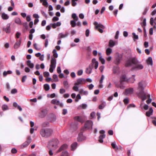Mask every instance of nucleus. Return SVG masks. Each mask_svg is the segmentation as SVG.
Masks as SVG:
<instances>
[{
    "label": "nucleus",
    "instance_id": "f257e3e1",
    "mask_svg": "<svg viewBox=\"0 0 156 156\" xmlns=\"http://www.w3.org/2000/svg\"><path fill=\"white\" fill-rule=\"evenodd\" d=\"M144 83V82L143 81L139 82L137 88V91L136 92V94L137 96L141 98L143 101L148 98L149 99L147 100L146 102L147 104H149L151 102L152 99L150 98V95L145 92L144 90V87L143 85Z\"/></svg>",
    "mask_w": 156,
    "mask_h": 156
},
{
    "label": "nucleus",
    "instance_id": "f03ea898",
    "mask_svg": "<svg viewBox=\"0 0 156 156\" xmlns=\"http://www.w3.org/2000/svg\"><path fill=\"white\" fill-rule=\"evenodd\" d=\"M132 64L135 65L134 67L132 68V69H137L140 70L142 69L144 66L143 65L138 62L137 60L135 58H132L127 61L126 64V66L128 67L130 66Z\"/></svg>",
    "mask_w": 156,
    "mask_h": 156
},
{
    "label": "nucleus",
    "instance_id": "7ed1b4c3",
    "mask_svg": "<svg viewBox=\"0 0 156 156\" xmlns=\"http://www.w3.org/2000/svg\"><path fill=\"white\" fill-rule=\"evenodd\" d=\"M53 133L51 129L46 128L43 129L41 130L40 132L41 135L42 137H48L50 136Z\"/></svg>",
    "mask_w": 156,
    "mask_h": 156
},
{
    "label": "nucleus",
    "instance_id": "20e7f679",
    "mask_svg": "<svg viewBox=\"0 0 156 156\" xmlns=\"http://www.w3.org/2000/svg\"><path fill=\"white\" fill-rule=\"evenodd\" d=\"M58 143L59 141L57 139H53L49 142L47 147L48 149H50L51 146L52 149L55 150L57 148Z\"/></svg>",
    "mask_w": 156,
    "mask_h": 156
},
{
    "label": "nucleus",
    "instance_id": "39448f33",
    "mask_svg": "<svg viewBox=\"0 0 156 156\" xmlns=\"http://www.w3.org/2000/svg\"><path fill=\"white\" fill-rule=\"evenodd\" d=\"M56 63V60L54 58H52L51 61V64L50 66L49 71L50 73H53L54 70L55 69Z\"/></svg>",
    "mask_w": 156,
    "mask_h": 156
},
{
    "label": "nucleus",
    "instance_id": "423d86ee",
    "mask_svg": "<svg viewBox=\"0 0 156 156\" xmlns=\"http://www.w3.org/2000/svg\"><path fill=\"white\" fill-rule=\"evenodd\" d=\"M93 125V122L90 120L87 121L84 125V127L83 128V130H87L91 129Z\"/></svg>",
    "mask_w": 156,
    "mask_h": 156
},
{
    "label": "nucleus",
    "instance_id": "0eeeda50",
    "mask_svg": "<svg viewBox=\"0 0 156 156\" xmlns=\"http://www.w3.org/2000/svg\"><path fill=\"white\" fill-rule=\"evenodd\" d=\"M94 24L95 26V28L98 29V31L101 33H102L103 32V30L99 27H100L102 29H104L105 27L100 23H98L97 22H95L94 23Z\"/></svg>",
    "mask_w": 156,
    "mask_h": 156
},
{
    "label": "nucleus",
    "instance_id": "6e6552de",
    "mask_svg": "<svg viewBox=\"0 0 156 156\" xmlns=\"http://www.w3.org/2000/svg\"><path fill=\"white\" fill-rule=\"evenodd\" d=\"M31 140L30 136H28L27 138V140L21 145V147L24 148L27 147L31 143Z\"/></svg>",
    "mask_w": 156,
    "mask_h": 156
},
{
    "label": "nucleus",
    "instance_id": "1a4fd4ad",
    "mask_svg": "<svg viewBox=\"0 0 156 156\" xmlns=\"http://www.w3.org/2000/svg\"><path fill=\"white\" fill-rule=\"evenodd\" d=\"M122 58V56L121 55H118L115 57L114 62L116 65H118L120 62Z\"/></svg>",
    "mask_w": 156,
    "mask_h": 156
},
{
    "label": "nucleus",
    "instance_id": "9d476101",
    "mask_svg": "<svg viewBox=\"0 0 156 156\" xmlns=\"http://www.w3.org/2000/svg\"><path fill=\"white\" fill-rule=\"evenodd\" d=\"M92 64L90 65L93 66V68L94 66L95 69H97L98 67V61H96L95 58H93L92 60Z\"/></svg>",
    "mask_w": 156,
    "mask_h": 156
},
{
    "label": "nucleus",
    "instance_id": "9b49d317",
    "mask_svg": "<svg viewBox=\"0 0 156 156\" xmlns=\"http://www.w3.org/2000/svg\"><path fill=\"white\" fill-rule=\"evenodd\" d=\"M51 103L54 104H56L57 105H59L61 107H62L63 106V104L60 102L59 101L57 100L56 99H53L51 101Z\"/></svg>",
    "mask_w": 156,
    "mask_h": 156
},
{
    "label": "nucleus",
    "instance_id": "f8f14e48",
    "mask_svg": "<svg viewBox=\"0 0 156 156\" xmlns=\"http://www.w3.org/2000/svg\"><path fill=\"white\" fill-rule=\"evenodd\" d=\"M48 111L47 109H44L42 110L39 115V116L41 118L44 117L47 115Z\"/></svg>",
    "mask_w": 156,
    "mask_h": 156
},
{
    "label": "nucleus",
    "instance_id": "ddd939ff",
    "mask_svg": "<svg viewBox=\"0 0 156 156\" xmlns=\"http://www.w3.org/2000/svg\"><path fill=\"white\" fill-rule=\"evenodd\" d=\"M133 89L132 88H130L126 90L125 94L126 95H128L133 94Z\"/></svg>",
    "mask_w": 156,
    "mask_h": 156
},
{
    "label": "nucleus",
    "instance_id": "4468645a",
    "mask_svg": "<svg viewBox=\"0 0 156 156\" xmlns=\"http://www.w3.org/2000/svg\"><path fill=\"white\" fill-rule=\"evenodd\" d=\"M21 43V39H20L19 41H17L15 44L14 46V48L15 49L18 48L20 46Z\"/></svg>",
    "mask_w": 156,
    "mask_h": 156
},
{
    "label": "nucleus",
    "instance_id": "2eb2a0df",
    "mask_svg": "<svg viewBox=\"0 0 156 156\" xmlns=\"http://www.w3.org/2000/svg\"><path fill=\"white\" fill-rule=\"evenodd\" d=\"M26 64L27 66L30 69H32L34 67V63H32L31 61L30 60H28L26 61Z\"/></svg>",
    "mask_w": 156,
    "mask_h": 156
},
{
    "label": "nucleus",
    "instance_id": "dca6fc26",
    "mask_svg": "<svg viewBox=\"0 0 156 156\" xmlns=\"http://www.w3.org/2000/svg\"><path fill=\"white\" fill-rule=\"evenodd\" d=\"M85 81L84 79L83 78H80L77 80V82L74 84L75 86H77L79 84H83V82Z\"/></svg>",
    "mask_w": 156,
    "mask_h": 156
},
{
    "label": "nucleus",
    "instance_id": "f3484780",
    "mask_svg": "<svg viewBox=\"0 0 156 156\" xmlns=\"http://www.w3.org/2000/svg\"><path fill=\"white\" fill-rule=\"evenodd\" d=\"M10 24L9 23H8L6 27L5 28H4V31L7 33H9L10 32Z\"/></svg>",
    "mask_w": 156,
    "mask_h": 156
},
{
    "label": "nucleus",
    "instance_id": "a211bd4d",
    "mask_svg": "<svg viewBox=\"0 0 156 156\" xmlns=\"http://www.w3.org/2000/svg\"><path fill=\"white\" fill-rule=\"evenodd\" d=\"M93 68V66L89 65L88 67L87 68L86 70V73L87 74H90L92 71V69Z\"/></svg>",
    "mask_w": 156,
    "mask_h": 156
},
{
    "label": "nucleus",
    "instance_id": "6ab92c4d",
    "mask_svg": "<svg viewBox=\"0 0 156 156\" xmlns=\"http://www.w3.org/2000/svg\"><path fill=\"white\" fill-rule=\"evenodd\" d=\"M124 81H126L127 82L128 81V79L126 78L125 75H122L120 80V82L121 83H122V82Z\"/></svg>",
    "mask_w": 156,
    "mask_h": 156
},
{
    "label": "nucleus",
    "instance_id": "aec40b11",
    "mask_svg": "<svg viewBox=\"0 0 156 156\" xmlns=\"http://www.w3.org/2000/svg\"><path fill=\"white\" fill-rule=\"evenodd\" d=\"M153 112V109L152 108H150L149 111L146 112V115L147 116H150L151 115H152Z\"/></svg>",
    "mask_w": 156,
    "mask_h": 156
},
{
    "label": "nucleus",
    "instance_id": "412c9836",
    "mask_svg": "<svg viewBox=\"0 0 156 156\" xmlns=\"http://www.w3.org/2000/svg\"><path fill=\"white\" fill-rule=\"evenodd\" d=\"M68 147L67 145L66 144H64L62 145L58 151V152L62 151L63 150H64L66 149Z\"/></svg>",
    "mask_w": 156,
    "mask_h": 156
},
{
    "label": "nucleus",
    "instance_id": "4be33fe9",
    "mask_svg": "<svg viewBox=\"0 0 156 156\" xmlns=\"http://www.w3.org/2000/svg\"><path fill=\"white\" fill-rule=\"evenodd\" d=\"M67 36V33H66L65 34H63L62 33H60L58 36V39H61V38H64Z\"/></svg>",
    "mask_w": 156,
    "mask_h": 156
},
{
    "label": "nucleus",
    "instance_id": "5701e85b",
    "mask_svg": "<svg viewBox=\"0 0 156 156\" xmlns=\"http://www.w3.org/2000/svg\"><path fill=\"white\" fill-rule=\"evenodd\" d=\"M40 2L42 3V5L45 7H47L48 5V2L47 0H40Z\"/></svg>",
    "mask_w": 156,
    "mask_h": 156
},
{
    "label": "nucleus",
    "instance_id": "b1692460",
    "mask_svg": "<svg viewBox=\"0 0 156 156\" xmlns=\"http://www.w3.org/2000/svg\"><path fill=\"white\" fill-rule=\"evenodd\" d=\"M105 134L103 135H101L99 137V141L100 143H102L103 142V139L105 137Z\"/></svg>",
    "mask_w": 156,
    "mask_h": 156
},
{
    "label": "nucleus",
    "instance_id": "393cba45",
    "mask_svg": "<svg viewBox=\"0 0 156 156\" xmlns=\"http://www.w3.org/2000/svg\"><path fill=\"white\" fill-rule=\"evenodd\" d=\"M148 65H150L151 66L153 65L152 59L151 57H149L147 60Z\"/></svg>",
    "mask_w": 156,
    "mask_h": 156
},
{
    "label": "nucleus",
    "instance_id": "a878e982",
    "mask_svg": "<svg viewBox=\"0 0 156 156\" xmlns=\"http://www.w3.org/2000/svg\"><path fill=\"white\" fill-rule=\"evenodd\" d=\"M79 93L81 95H87L88 94V92L87 91H84L83 90L81 89L79 91Z\"/></svg>",
    "mask_w": 156,
    "mask_h": 156
},
{
    "label": "nucleus",
    "instance_id": "bb28decb",
    "mask_svg": "<svg viewBox=\"0 0 156 156\" xmlns=\"http://www.w3.org/2000/svg\"><path fill=\"white\" fill-rule=\"evenodd\" d=\"M2 18L4 20H7L9 19V16L5 13H3L2 15Z\"/></svg>",
    "mask_w": 156,
    "mask_h": 156
},
{
    "label": "nucleus",
    "instance_id": "cd10ccee",
    "mask_svg": "<svg viewBox=\"0 0 156 156\" xmlns=\"http://www.w3.org/2000/svg\"><path fill=\"white\" fill-rule=\"evenodd\" d=\"M15 22L19 25H21L22 24L21 20L19 18L16 17V18L14 20Z\"/></svg>",
    "mask_w": 156,
    "mask_h": 156
},
{
    "label": "nucleus",
    "instance_id": "c85d7f7f",
    "mask_svg": "<svg viewBox=\"0 0 156 156\" xmlns=\"http://www.w3.org/2000/svg\"><path fill=\"white\" fill-rule=\"evenodd\" d=\"M119 67L117 66H114L113 68V72L114 74L117 73L119 70Z\"/></svg>",
    "mask_w": 156,
    "mask_h": 156
},
{
    "label": "nucleus",
    "instance_id": "c756f323",
    "mask_svg": "<svg viewBox=\"0 0 156 156\" xmlns=\"http://www.w3.org/2000/svg\"><path fill=\"white\" fill-rule=\"evenodd\" d=\"M115 44V42L112 40L109 41V46L111 47H113Z\"/></svg>",
    "mask_w": 156,
    "mask_h": 156
},
{
    "label": "nucleus",
    "instance_id": "7c9ffc66",
    "mask_svg": "<svg viewBox=\"0 0 156 156\" xmlns=\"http://www.w3.org/2000/svg\"><path fill=\"white\" fill-rule=\"evenodd\" d=\"M106 54L107 55H109L112 52V49L110 48H108L106 50Z\"/></svg>",
    "mask_w": 156,
    "mask_h": 156
},
{
    "label": "nucleus",
    "instance_id": "2f4dec72",
    "mask_svg": "<svg viewBox=\"0 0 156 156\" xmlns=\"http://www.w3.org/2000/svg\"><path fill=\"white\" fill-rule=\"evenodd\" d=\"M87 107V105L86 104H83L79 105L78 107V108L80 109L81 108H82L85 109H86Z\"/></svg>",
    "mask_w": 156,
    "mask_h": 156
},
{
    "label": "nucleus",
    "instance_id": "473e14b6",
    "mask_svg": "<svg viewBox=\"0 0 156 156\" xmlns=\"http://www.w3.org/2000/svg\"><path fill=\"white\" fill-rule=\"evenodd\" d=\"M74 119L75 120L80 122H83V120L81 117L80 116H76L74 117Z\"/></svg>",
    "mask_w": 156,
    "mask_h": 156
},
{
    "label": "nucleus",
    "instance_id": "72a5a7b5",
    "mask_svg": "<svg viewBox=\"0 0 156 156\" xmlns=\"http://www.w3.org/2000/svg\"><path fill=\"white\" fill-rule=\"evenodd\" d=\"M77 143L76 142H75L71 145V150H74L76 148L77 146Z\"/></svg>",
    "mask_w": 156,
    "mask_h": 156
},
{
    "label": "nucleus",
    "instance_id": "f704fd0d",
    "mask_svg": "<svg viewBox=\"0 0 156 156\" xmlns=\"http://www.w3.org/2000/svg\"><path fill=\"white\" fill-rule=\"evenodd\" d=\"M106 105V103L105 102H103L99 106V109H102Z\"/></svg>",
    "mask_w": 156,
    "mask_h": 156
},
{
    "label": "nucleus",
    "instance_id": "c9c22d12",
    "mask_svg": "<svg viewBox=\"0 0 156 156\" xmlns=\"http://www.w3.org/2000/svg\"><path fill=\"white\" fill-rule=\"evenodd\" d=\"M154 21V23L156 24V17L154 19V20L153 18H151L150 19V24L152 25H153Z\"/></svg>",
    "mask_w": 156,
    "mask_h": 156
},
{
    "label": "nucleus",
    "instance_id": "e433bc0d",
    "mask_svg": "<svg viewBox=\"0 0 156 156\" xmlns=\"http://www.w3.org/2000/svg\"><path fill=\"white\" fill-rule=\"evenodd\" d=\"M133 76H134V77L128 79V82L133 83L134 82L135 80V79L134 78V76L133 75Z\"/></svg>",
    "mask_w": 156,
    "mask_h": 156
},
{
    "label": "nucleus",
    "instance_id": "4c0bfd02",
    "mask_svg": "<svg viewBox=\"0 0 156 156\" xmlns=\"http://www.w3.org/2000/svg\"><path fill=\"white\" fill-rule=\"evenodd\" d=\"M76 21L75 20H72L70 21V24L72 27H74L76 26Z\"/></svg>",
    "mask_w": 156,
    "mask_h": 156
},
{
    "label": "nucleus",
    "instance_id": "58836bf2",
    "mask_svg": "<svg viewBox=\"0 0 156 156\" xmlns=\"http://www.w3.org/2000/svg\"><path fill=\"white\" fill-rule=\"evenodd\" d=\"M72 17L74 19V20L77 21L78 20V18L77 16H76L75 13H73L72 15Z\"/></svg>",
    "mask_w": 156,
    "mask_h": 156
},
{
    "label": "nucleus",
    "instance_id": "ea45409f",
    "mask_svg": "<svg viewBox=\"0 0 156 156\" xmlns=\"http://www.w3.org/2000/svg\"><path fill=\"white\" fill-rule=\"evenodd\" d=\"M53 56L55 58H57L58 56V55L55 49H54L53 51Z\"/></svg>",
    "mask_w": 156,
    "mask_h": 156
},
{
    "label": "nucleus",
    "instance_id": "a19ab883",
    "mask_svg": "<svg viewBox=\"0 0 156 156\" xmlns=\"http://www.w3.org/2000/svg\"><path fill=\"white\" fill-rule=\"evenodd\" d=\"M44 89L47 91L49 90L50 89L49 86L47 84H44Z\"/></svg>",
    "mask_w": 156,
    "mask_h": 156
},
{
    "label": "nucleus",
    "instance_id": "79ce46f5",
    "mask_svg": "<svg viewBox=\"0 0 156 156\" xmlns=\"http://www.w3.org/2000/svg\"><path fill=\"white\" fill-rule=\"evenodd\" d=\"M2 108L3 111H5L8 109V107L7 105H4L2 106Z\"/></svg>",
    "mask_w": 156,
    "mask_h": 156
},
{
    "label": "nucleus",
    "instance_id": "37998d69",
    "mask_svg": "<svg viewBox=\"0 0 156 156\" xmlns=\"http://www.w3.org/2000/svg\"><path fill=\"white\" fill-rule=\"evenodd\" d=\"M132 35L133 36V38L134 41H136V39L137 40L138 39V36L136 35L134 33H132Z\"/></svg>",
    "mask_w": 156,
    "mask_h": 156
},
{
    "label": "nucleus",
    "instance_id": "c03bdc74",
    "mask_svg": "<svg viewBox=\"0 0 156 156\" xmlns=\"http://www.w3.org/2000/svg\"><path fill=\"white\" fill-rule=\"evenodd\" d=\"M99 60L101 61V62L102 64H105V59L103 58L102 56H100L99 58Z\"/></svg>",
    "mask_w": 156,
    "mask_h": 156
},
{
    "label": "nucleus",
    "instance_id": "a18cd8bd",
    "mask_svg": "<svg viewBox=\"0 0 156 156\" xmlns=\"http://www.w3.org/2000/svg\"><path fill=\"white\" fill-rule=\"evenodd\" d=\"M63 84L64 85V87L65 88H68L69 87L68 83L67 81H65L63 82Z\"/></svg>",
    "mask_w": 156,
    "mask_h": 156
},
{
    "label": "nucleus",
    "instance_id": "49530a36",
    "mask_svg": "<svg viewBox=\"0 0 156 156\" xmlns=\"http://www.w3.org/2000/svg\"><path fill=\"white\" fill-rule=\"evenodd\" d=\"M141 25L143 27H144L146 25V19L144 18L143 21L142 23H141Z\"/></svg>",
    "mask_w": 156,
    "mask_h": 156
},
{
    "label": "nucleus",
    "instance_id": "de8ad7c7",
    "mask_svg": "<svg viewBox=\"0 0 156 156\" xmlns=\"http://www.w3.org/2000/svg\"><path fill=\"white\" fill-rule=\"evenodd\" d=\"M49 123L48 122H43L42 124V126L43 127H46L49 125Z\"/></svg>",
    "mask_w": 156,
    "mask_h": 156
},
{
    "label": "nucleus",
    "instance_id": "09e8293b",
    "mask_svg": "<svg viewBox=\"0 0 156 156\" xmlns=\"http://www.w3.org/2000/svg\"><path fill=\"white\" fill-rule=\"evenodd\" d=\"M78 0H72V4L73 6H75L77 5V3L76 1H78Z\"/></svg>",
    "mask_w": 156,
    "mask_h": 156
},
{
    "label": "nucleus",
    "instance_id": "8fccbe9b",
    "mask_svg": "<svg viewBox=\"0 0 156 156\" xmlns=\"http://www.w3.org/2000/svg\"><path fill=\"white\" fill-rule=\"evenodd\" d=\"M34 48L37 50H40L41 48L37 45V44L36 43H34Z\"/></svg>",
    "mask_w": 156,
    "mask_h": 156
},
{
    "label": "nucleus",
    "instance_id": "3c124183",
    "mask_svg": "<svg viewBox=\"0 0 156 156\" xmlns=\"http://www.w3.org/2000/svg\"><path fill=\"white\" fill-rule=\"evenodd\" d=\"M111 146L113 149H118V148L117 147L116 145L115 142L112 143Z\"/></svg>",
    "mask_w": 156,
    "mask_h": 156
},
{
    "label": "nucleus",
    "instance_id": "603ef678",
    "mask_svg": "<svg viewBox=\"0 0 156 156\" xmlns=\"http://www.w3.org/2000/svg\"><path fill=\"white\" fill-rule=\"evenodd\" d=\"M68 153L66 151H65L62 152L61 156H68Z\"/></svg>",
    "mask_w": 156,
    "mask_h": 156
},
{
    "label": "nucleus",
    "instance_id": "864d4df0",
    "mask_svg": "<svg viewBox=\"0 0 156 156\" xmlns=\"http://www.w3.org/2000/svg\"><path fill=\"white\" fill-rule=\"evenodd\" d=\"M53 78L55 81H58V76L56 75H54L53 76Z\"/></svg>",
    "mask_w": 156,
    "mask_h": 156
},
{
    "label": "nucleus",
    "instance_id": "5fc2aeb1",
    "mask_svg": "<svg viewBox=\"0 0 156 156\" xmlns=\"http://www.w3.org/2000/svg\"><path fill=\"white\" fill-rule=\"evenodd\" d=\"M44 76L45 77H47L49 76V73L48 72H45L43 73Z\"/></svg>",
    "mask_w": 156,
    "mask_h": 156
},
{
    "label": "nucleus",
    "instance_id": "6e6d98bb",
    "mask_svg": "<svg viewBox=\"0 0 156 156\" xmlns=\"http://www.w3.org/2000/svg\"><path fill=\"white\" fill-rule=\"evenodd\" d=\"M73 89L76 91H79L78 87L77 86H75L73 87Z\"/></svg>",
    "mask_w": 156,
    "mask_h": 156
},
{
    "label": "nucleus",
    "instance_id": "4d7b16f0",
    "mask_svg": "<svg viewBox=\"0 0 156 156\" xmlns=\"http://www.w3.org/2000/svg\"><path fill=\"white\" fill-rule=\"evenodd\" d=\"M104 78L105 77L104 75H102L101 79L100 81V84H101L103 83V80L104 79Z\"/></svg>",
    "mask_w": 156,
    "mask_h": 156
},
{
    "label": "nucleus",
    "instance_id": "13d9d810",
    "mask_svg": "<svg viewBox=\"0 0 156 156\" xmlns=\"http://www.w3.org/2000/svg\"><path fill=\"white\" fill-rule=\"evenodd\" d=\"M83 73V70H80L77 72V75L79 76L82 75Z\"/></svg>",
    "mask_w": 156,
    "mask_h": 156
},
{
    "label": "nucleus",
    "instance_id": "bf43d9fd",
    "mask_svg": "<svg viewBox=\"0 0 156 156\" xmlns=\"http://www.w3.org/2000/svg\"><path fill=\"white\" fill-rule=\"evenodd\" d=\"M17 92V90L15 88L12 89L11 91V93L12 94H15Z\"/></svg>",
    "mask_w": 156,
    "mask_h": 156
},
{
    "label": "nucleus",
    "instance_id": "052dcab7",
    "mask_svg": "<svg viewBox=\"0 0 156 156\" xmlns=\"http://www.w3.org/2000/svg\"><path fill=\"white\" fill-rule=\"evenodd\" d=\"M87 86L89 89L90 90L92 89L94 87V86L92 84H91L90 85H88Z\"/></svg>",
    "mask_w": 156,
    "mask_h": 156
},
{
    "label": "nucleus",
    "instance_id": "680f3d73",
    "mask_svg": "<svg viewBox=\"0 0 156 156\" xmlns=\"http://www.w3.org/2000/svg\"><path fill=\"white\" fill-rule=\"evenodd\" d=\"M90 33V30L89 29H87L86 31L85 35L86 37L89 36Z\"/></svg>",
    "mask_w": 156,
    "mask_h": 156
},
{
    "label": "nucleus",
    "instance_id": "e2e57ef3",
    "mask_svg": "<svg viewBox=\"0 0 156 156\" xmlns=\"http://www.w3.org/2000/svg\"><path fill=\"white\" fill-rule=\"evenodd\" d=\"M25 71L26 73H29L30 71V69L28 67H26L25 69Z\"/></svg>",
    "mask_w": 156,
    "mask_h": 156
},
{
    "label": "nucleus",
    "instance_id": "0e129e2a",
    "mask_svg": "<svg viewBox=\"0 0 156 156\" xmlns=\"http://www.w3.org/2000/svg\"><path fill=\"white\" fill-rule=\"evenodd\" d=\"M66 92L65 90L63 88L60 89V93L62 94Z\"/></svg>",
    "mask_w": 156,
    "mask_h": 156
},
{
    "label": "nucleus",
    "instance_id": "69168bd1",
    "mask_svg": "<svg viewBox=\"0 0 156 156\" xmlns=\"http://www.w3.org/2000/svg\"><path fill=\"white\" fill-rule=\"evenodd\" d=\"M21 33L18 32H17L16 34V37L17 38H18L20 37Z\"/></svg>",
    "mask_w": 156,
    "mask_h": 156
},
{
    "label": "nucleus",
    "instance_id": "338daca9",
    "mask_svg": "<svg viewBox=\"0 0 156 156\" xmlns=\"http://www.w3.org/2000/svg\"><path fill=\"white\" fill-rule=\"evenodd\" d=\"M17 152L16 150L14 148H12L11 150V152L13 154L16 153Z\"/></svg>",
    "mask_w": 156,
    "mask_h": 156
},
{
    "label": "nucleus",
    "instance_id": "774afa93",
    "mask_svg": "<svg viewBox=\"0 0 156 156\" xmlns=\"http://www.w3.org/2000/svg\"><path fill=\"white\" fill-rule=\"evenodd\" d=\"M59 20L57 16H54L52 19V21H57Z\"/></svg>",
    "mask_w": 156,
    "mask_h": 156
}]
</instances>
